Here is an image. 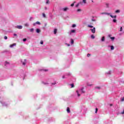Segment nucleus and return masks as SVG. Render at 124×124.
Instances as JSON below:
<instances>
[{
  "mask_svg": "<svg viewBox=\"0 0 124 124\" xmlns=\"http://www.w3.org/2000/svg\"><path fill=\"white\" fill-rule=\"evenodd\" d=\"M4 39L6 40L7 39V36H5L4 37Z\"/></svg>",
  "mask_w": 124,
  "mask_h": 124,
  "instance_id": "obj_34",
  "label": "nucleus"
},
{
  "mask_svg": "<svg viewBox=\"0 0 124 124\" xmlns=\"http://www.w3.org/2000/svg\"><path fill=\"white\" fill-rule=\"evenodd\" d=\"M92 0V2H93V0Z\"/></svg>",
  "mask_w": 124,
  "mask_h": 124,
  "instance_id": "obj_50",
  "label": "nucleus"
},
{
  "mask_svg": "<svg viewBox=\"0 0 124 124\" xmlns=\"http://www.w3.org/2000/svg\"><path fill=\"white\" fill-rule=\"evenodd\" d=\"M36 24H37V25H40V23L39 22V21L36 22Z\"/></svg>",
  "mask_w": 124,
  "mask_h": 124,
  "instance_id": "obj_23",
  "label": "nucleus"
},
{
  "mask_svg": "<svg viewBox=\"0 0 124 124\" xmlns=\"http://www.w3.org/2000/svg\"><path fill=\"white\" fill-rule=\"evenodd\" d=\"M67 113H70V108L69 107L67 108Z\"/></svg>",
  "mask_w": 124,
  "mask_h": 124,
  "instance_id": "obj_6",
  "label": "nucleus"
},
{
  "mask_svg": "<svg viewBox=\"0 0 124 124\" xmlns=\"http://www.w3.org/2000/svg\"><path fill=\"white\" fill-rule=\"evenodd\" d=\"M81 93H85V91H84V88H82L81 89Z\"/></svg>",
  "mask_w": 124,
  "mask_h": 124,
  "instance_id": "obj_8",
  "label": "nucleus"
},
{
  "mask_svg": "<svg viewBox=\"0 0 124 124\" xmlns=\"http://www.w3.org/2000/svg\"><path fill=\"white\" fill-rule=\"evenodd\" d=\"M76 93H78V96H80L81 95L79 93V92H78V91H76Z\"/></svg>",
  "mask_w": 124,
  "mask_h": 124,
  "instance_id": "obj_15",
  "label": "nucleus"
},
{
  "mask_svg": "<svg viewBox=\"0 0 124 124\" xmlns=\"http://www.w3.org/2000/svg\"><path fill=\"white\" fill-rule=\"evenodd\" d=\"M110 39H111L112 40H114L115 39V37H110Z\"/></svg>",
  "mask_w": 124,
  "mask_h": 124,
  "instance_id": "obj_25",
  "label": "nucleus"
},
{
  "mask_svg": "<svg viewBox=\"0 0 124 124\" xmlns=\"http://www.w3.org/2000/svg\"><path fill=\"white\" fill-rule=\"evenodd\" d=\"M5 63H6V64L9 63V62H6Z\"/></svg>",
  "mask_w": 124,
  "mask_h": 124,
  "instance_id": "obj_46",
  "label": "nucleus"
},
{
  "mask_svg": "<svg viewBox=\"0 0 124 124\" xmlns=\"http://www.w3.org/2000/svg\"><path fill=\"white\" fill-rule=\"evenodd\" d=\"M110 106H113V105L110 104Z\"/></svg>",
  "mask_w": 124,
  "mask_h": 124,
  "instance_id": "obj_49",
  "label": "nucleus"
},
{
  "mask_svg": "<svg viewBox=\"0 0 124 124\" xmlns=\"http://www.w3.org/2000/svg\"><path fill=\"white\" fill-rule=\"evenodd\" d=\"M88 86H92V85H88Z\"/></svg>",
  "mask_w": 124,
  "mask_h": 124,
  "instance_id": "obj_53",
  "label": "nucleus"
},
{
  "mask_svg": "<svg viewBox=\"0 0 124 124\" xmlns=\"http://www.w3.org/2000/svg\"><path fill=\"white\" fill-rule=\"evenodd\" d=\"M120 31H123V27H121L120 28Z\"/></svg>",
  "mask_w": 124,
  "mask_h": 124,
  "instance_id": "obj_28",
  "label": "nucleus"
},
{
  "mask_svg": "<svg viewBox=\"0 0 124 124\" xmlns=\"http://www.w3.org/2000/svg\"><path fill=\"white\" fill-rule=\"evenodd\" d=\"M91 56V54H87V57H90Z\"/></svg>",
  "mask_w": 124,
  "mask_h": 124,
  "instance_id": "obj_39",
  "label": "nucleus"
},
{
  "mask_svg": "<svg viewBox=\"0 0 124 124\" xmlns=\"http://www.w3.org/2000/svg\"><path fill=\"white\" fill-rule=\"evenodd\" d=\"M25 27H28L29 26V24H28V23H26L25 24Z\"/></svg>",
  "mask_w": 124,
  "mask_h": 124,
  "instance_id": "obj_32",
  "label": "nucleus"
},
{
  "mask_svg": "<svg viewBox=\"0 0 124 124\" xmlns=\"http://www.w3.org/2000/svg\"><path fill=\"white\" fill-rule=\"evenodd\" d=\"M33 31H34V29H33V28L30 29V31H31V32H33Z\"/></svg>",
  "mask_w": 124,
  "mask_h": 124,
  "instance_id": "obj_14",
  "label": "nucleus"
},
{
  "mask_svg": "<svg viewBox=\"0 0 124 124\" xmlns=\"http://www.w3.org/2000/svg\"><path fill=\"white\" fill-rule=\"evenodd\" d=\"M44 71H48V70H44Z\"/></svg>",
  "mask_w": 124,
  "mask_h": 124,
  "instance_id": "obj_47",
  "label": "nucleus"
},
{
  "mask_svg": "<svg viewBox=\"0 0 124 124\" xmlns=\"http://www.w3.org/2000/svg\"><path fill=\"white\" fill-rule=\"evenodd\" d=\"M101 14H105V15H106V12L105 13H102Z\"/></svg>",
  "mask_w": 124,
  "mask_h": 124,
  "instance_id": "obj_41",
  "label": "nucleus"
},
{
  "mask_svg": "<svg viewBox=\"0 0 124 124\" xmlns=\"http://www.w3.org/2000/svg\"><path fill=\"white\" fill-rule=\"evenodd\" d=\"M94 36L93 35H91V38H93V39H94Z\"/></svg>",
  "mask_w": 124,
  "mask_h": 124,
  "instance_id": "obj_24",
  "label": "nucleus"
},
{
  "mask_svg": "<svg viewBox=\"0 0 124 124\" xmlns=\"http://www.w3.org/2000/svg\"><path fill=\"white\" fill-rule=\"evenodd\" d=\"M96 88V89H100V87H95Z\"/></svg>",
  "mask_w": 124,
  "mask_h": 124,
  "instance_id": "obj_43",
  "label": "nucleus"
},
{
  "mask_svg": "<svg viewBox=\"0 0 124 124\" xmlns=\"http://www.w3.org/2000/svg\"><path fill=\"white\" fill-rule=\"evenodd\" d=\"M71 6H74V3H72L71 4Z\"/></svg>",
  "mask_w": 124,
  "mask_h": 124,
  "instance_id": "obj_40",
  "label": "nucleus"
},
{
  "mask_svg": "<svg viewBox=\"0 0 124 124\" xmlns=\"http://www.w3.org/2000/svg\"><path fill=\"white\" fill-rule=\"evenodd\" d=\"M110 17H111V18H114L115 19H116V18H117V16H112L111 15H110Z\"/></svg>",
  "mask_w": 124,
  "mask_h": 124,
  "instance_id": "obj_5",
  "label": "nucleus"
},
{
  "mask_svg": "<svg viewBox=\"0 0 124 124\" xmlns=\"http://www.w3.org/2000/svg\"><path fill=\"white\" fill-rule=\"evenodd\" d=\"M14 35H15V36H17V34L16 33H15Z\"/></svg>",
  "mask_w": 124,
  "mask_h": 124,
  "instance_id": "obj_44",
  "label": "nucleus"
},
{
  "mask_svg": "<svg viewBox=\"0 0 124 124\" xmlns=\"http://www.w3.org/2000/svg\"><path fill=\"white\" fill-rule=\"evenodd\" d=\"M36 32H37L38 33H39V32H40V30H39V29H37Z\"/></svg>",
  "mask_w": 124,
  "mask_h": 124,
  "instance_id": "obj_10",
  "label": "nucleus"
},
{
  "mask_svg": "<svg viewBox=\"0 0 124 124\" xmlns=\"http://www.w3.org/2000/svg\"><path fill=\"white\" fill-rule=\"evenodd\" d=\"M106 5L107 8H108V7H109V4L106 3Z\"/></svg>",
  "mask_w": 124,
  "mask_h": 124,
  "instance_id": "obj_20",
  "label": "nucleus"
},
{
  "mask_svg": "<svg viewBox=\"0 0 124 124\" xmlns=\"http://www.w3.org/2000/svg\"><path fill=\"white\" fill-rule=\"evenodd\" d=\"M97 111H98V108H96V110H95V114H96V113H97Z\"/></svg>",
  "mask_w": 124,
  "mask_h": 124,
  "instance_id": "obj_26",
  "label": "nucleus"
},
{
  "mask_svg": "<svg viewBox=\"0 0 124 124\" xmlns=\"http://www.w3.org/2000/svg\"><path fill=\"white\" fill-rule=\"evenodd\" d=\"M52 85H55V84H54V83H52Z\"/></svg>",
  "mask_w": 124,
  "mask_h": 124,
  "instance_id": "obj_54",
  "label": "nucleus"
},
{
  "mask_svg": "<svg viewBox=\"0 0 124 124\" xmlns=\"http://www.w3.org/2000/svg\"><path fill=\"white\" fill-rule=\"evenodd\" d=\"M23 40L25 42L27 41V39L26 38H24V39H23Z\"/></svg>",
  "mask_w": 124,
  "mask_h": 124,
  "instance_id": "obj_33",
  "label": "nucleus"
},
{
  "mask_svg": "<svg viewBox=\"0 0 124 124\" xmlns=\"http://www.w3.org/2000/svg\"><path fill=\"white\" fill-rule=\"evenodd\" d=\"M69 9L68 7L64 8H63V11H67Z\"/></svg>",
  "mask_w": 124,
  "mask_h": 124,
  "instance_id": "obj_3",
  "label": "nucleus"
},
{
  "mask_svg": "<svg viewBox=\"0 0 124 124\" xmlns=\"http://www.w3.org/2000/svg\"><path fill=\"white\" fill-rule=\"evenodd\" d=\"M46 3H47V4L50 3V1H49V0H46Z\"/></svg>",
  "mask_w": 124,
  "mask_h": 124,
  "instance_id": "obj_22",
  "label": "nucleus"
},
{
  "mask_svg": "<svg viewBox=\"0 0 124 124\" xmlns=\"http://www.w3.org/2000/svg\"><path fill=\"white\" fill-rule=\"evenodd\" d=\"M92 0V2H93V0Z\"/></svg>",
  "mask_w": 124,
  "mask_h": 124,
  "instance_id": "obj_51",
  "label": "nucleus"
},
{
  "mask_svg": "<svg viewBox=\"0 0 124 124\" xmlns=\"http://www.w3.org/2000/svg\"><path fill=\"white\" fill-rule=\"evenodd\" d=\"M43 16L44 18H46V15H45V14L43 13Z\"/></svg>",
  "mask_w": 124,
  "mask_h": 124,
  "instance_id": "obj_18",
  "label": "nucleus"
},
{
  "mask_svg": "<svg viewBox=\"0 0 124 124\" xmlns=\"http://www.w3.org/2000/svg\"><path fill=\"white\" fill-rule=\"evenodd\" d=\"M16 29H18L19 30H22V29H23V26L19 25V26H17L16 27Z\"/></svg>",
  "mask_w": 124,
  "mask_h": 124,
  "instance_id": "obj_1",
  "label": "nucleus"
},
{
  "mask_svg": "<svg viewBox=\"0 0 124 124\" xmlns=\"http://www.w3.org/2000/svg\"><path fill=\"white\" fill-rule=\"evenodd\" d=\"M68 46H70V45H68Z\"/></svg>",
  "mask_w": 124,
  "mask_h": 124,
  "instance_id": "obj_52",
  "label": "nucleus"
},
{
  "mask_svg": "<svg viewBox=\"0 0 124 124\" xmlns=\"http://www.w3.org/2000/svg\"><path fill=\"white\" fill-rule=\"evenodd\" d=\"M83 3H86V0H83Z\"/></svg>",
  "mask_w": 124,
  "mask_h": 124,
  "instance_id": "obj_35",
  "label": "nucleus"
},
{
  "mask_svg": "<svg viewBox=\"0 0 124 124\" xmlns=\"http://www.w3.org/2000/svg\"><path fill=\"white\" fill-rule=\"evenodd\" d=\"M78 12H79L80 11H81V10L80 9H78L77 10Z\"/></svg>",
  "mask_w": 124,
  "mask_h": 124,
  "instance_id": "obj_31",
  "label": "nucleus"
},
{
  "mask_svg": "<svg viewBox=\"0 0 124 124\" xmlns=\"http://www.w3.org/2000/svg\"><path fill=\"white\" fill-rule=\"evenodd\" d=\"M14 46H16V43H14V44H12V45H11L10 46V47L11 48H12V47H13Z\"/></svg>",
  "mask_w": 124,
  "mask_h": 124,
  "instance_id": "obj_4",
  "label": "nucleus"
},
{
  "mask_svg": "<svg viewBox=\"0 0 124 124\" xmlns=\"http://www.w3.org/2000/svg\"><path fill=\"white\" fill-rule=\"evenodd\" d=\"M110 48H111V50H113V49H114V46H110Z\"/></svg>",
  "mask_w": 124,
  "mask_h": 124,
  "instance_id": "obj_21",
  "label": "nucleus"
},
{
  "mask_svg": "<svg viewBox=\"0 0 124 124\" xmlns=\"http://www.w3.org/2000/svg\"><path fill=\"white\" fill-rule=\"evenodd\" d=\"M76 7H78L79 6V3L77 4L76 5Z\"/></svg>",
  "mask_w": 124,
  "mask_h": 124,
  "instance_id": "obj_37",
  "label": "nucleus"
},
{
  "mask_svg": "<svg viewBox=\"0 0 124 124\" xmlns=\"http://www.w3.org/2000/svg\"><path fill=\"white\" fill-rule=\"evenodd\" d=\"M120 10H117L115 11V13H120Z\"/></svg>",
  "mask_w": 124,
  "mask_h": 124,
  "instance_id": "obj_13",
  "label": "nucleus"
},
{
  "mask_svg": "<svg viewBox=\"0 0 124 124\" xmlns=\"http://www.w3.org/2000/svg\"><path fill=\"white\" fill-rule=\"evenodd\" d=\"M87 27H88V28H93V26L92 25H88Z\"/></svg>",
  "mask_w": 124,
  "mask_h": 124,
  "instance_id": "obj_16",
  "label": "nucleus"
},
{
  "mask_svg": "<svg viewBox=\"0 0 124 124\" xmlns=\"http://www.w3.org/2000/svg\"><path fill=\"white\" fill-rule=\"evenodd\" d=\"M92 21L93 22H95V19H92Z\"/></svg>",
  "mask_w": 124,
  "mask_h": 124,
  "instance_id": "obj_42",
  "label": "nucleus"
},
{
  "mask_svg": "<svg viewBox=\"0 0 124 124\" xmlns=\"http://www.w3.org/2000/svg\"><path fill=\"white\" fill-rule=\"evenodd\" d=\"M26 62H27V60L24 59V62H22L23 65H26Z\"/></svg>",
  "mask_w": 124,
  "mask_h": 124,
  "instance_id": "obj_7",
  "label": "nucleus"
},
{
  "mask_svg": "<svg viewBox=\"0 0 124 124\" xmlns=\"http://www.w3.org/2000/svg\"><path fill=\"white\" fill-rule=\"evenodd\" d=\"M105 37L104 36H103L102 37L101 41L103 42V41H105Z\"/></svg>",
  "mask_w": 124,
  "mask_h": 124,
  "instance_id": "obj_9",
  "label": "nucleus"
},
{
  "mask_svg": "<svg viewBox=\"0 0 124 124\" xmlns=\"http://www.w3.org/2000/svg\"><path fill=\"white\" fill-rule=\"evenodd\" d=\"M57 29H54V34H56V33H57Z\"/></svg>",
  "mask_w": 124,
  "mask_h": 124,
  "instance_id": "obj_12",
  "label": "nucleus"
},
{
  "mask_svg": "<svg viewBox=\"0 0 124 124\" xmlns=\"http://www.w3.org/2000/svg\"><path fill=\"white\" fill-rule=\"evenodd\" d=\"M70 86H71V88H74V84H70Z\"/></svg>",
  "mask_w": 124,
  "mask_h": 124,
  "instance_id": "obj_19",
  "label": "nucleus"
},
{
  "mask_svg": "<svg viewBox=\"0 0 124 124\" xmlns=\"http://www.w3.org/2000/svg\"><path fill=\"white\" fill-rule=\"evenodd\" d=\"M121 101H124V97L122 98L121 99Z\"/></svg>",
  "mask_w": 124,
  "mask_h": 124,
  "instance_id": "obj_36",
  "label": "nucleus"
},
{
  "mask_svg": "<svg viewBox=\"0 0 124 124\" xmlns=\"http://www.w3.org/2000/svg\"><path fill=\"white\" fill-rule=\"evenodd\" d=\"M62 79H64V76H63L62 77Z\"/></svg>",
  "mask_w": 124,
  "mask_h": 124,
  "instance_id": "obj_45",
  "label": "nucleus"
},
{
  "mask_svg": "<svg viewBox=\"0 0 124 124\" xmlns=\"http://www.w3.org/2000/svg\"><path fill=\"white\" fill-rule=\"evenodd\" d=\"M113 22H114V23H116V22H117V19H113Z\"/></svg>",
  "mask_w": 124,
  "mask_h": 124,
  "instance_id": "obj_27",
  "label": "nucleus"
},
{
  "mask_svg": "<svg viewBox=\"0 0 124 124\" xmlns=\"http://www.w3.org/2000/svg\"><path fill=\"white\" fill-rule=\"evenodd\" d=\"M75 27H76V24H73L72 25V28H75Z\"/></svg>",
  "mask_w": 124,
  "mask_h": 124,
  "instance_id": "obj_29",
  "label": "nucleus"
},
{
  "mask_svg": "<svg viewBox=\"0 0 124 124\" xmlns=\"http://www.w3.org/2000/svg\"><path fill=\"white\" fill-rule=\"evenodd\" d=\"M106 15H110V13H106Z\"/></svg>",
  "mask_w": 124,
  "mask_h": 124,
  "instance_id": "obj_38",
  "label": "nucleus"
},
{
  "mask_svg": "<svg viewBox=\"0 0 124 124\" xmlns=\"http://www.w3.org/2000/svg\"><path fill=\"white\" fill-rule=\"evenodd\" d=\"M76 31L74 30H71V32H72V33H74V32H76Z\"/></svg>",
  "mask_w": 124,
  "mask_h": 124,
  "instance_id": "obj_17",
  "label": "nucleus"
},
{
  "mask_svg": "<svg viewBox=\"0 0 124 124\" xmlns=\"http://www.w3.org/2000/svg\"><path fill=\"white\" fill-rule=\"evenodd\" d=\"M111 36V35H108V37H110Z\"/></svg>",
  "mask_w": 124,
  "mask_h": 124,
  "instance_id": "obj_48",
  "label": "nucleus"
},
{
  "mask_svg": "<svg viewBox=\"0 0 124 124\" xmlns=\"http://www.w3.org/2000/svg\"><path fill=\"white\" fill-rule=\"evenodd\" d=\"M43 43H44L43 41V40L41 41L40 44L43 45Z\"/></svg>",
  "mask_w": 124,
  "mask_h": 124,
  "instance_id": "obj_30",
  "label": "nucleus"
},
{
  "mask_svg": "<svg viewBox=\"0 0 124 124\" xmlns=\"http://www.w3.org/2000/svg\"><path fill=\"white\" fill-rule=\"evenodd\" d=\"M91 31L93 33H95V28H93V29H91Z\"/></svg>",
  "mask_w": 124,
  "mask_h": 124,
  "instance_id": "obj_2",
  "label": "nucleus"
},
{
  "mask_svg": "<svg viewBox=\"0 0 124 124\" xmlns=\"http://www.w3.org/2000/svg\"><path fill=\"white\" fill-rule=\"evenodd\" d=\"M71 43L72 44H74V40H73V39H71Z\"/></svg>",
  "mask_w": 124,
  "mask_h": 124,
  "instance_id": "obj_11",
  "label": "nucleus"
}]
</instances>
